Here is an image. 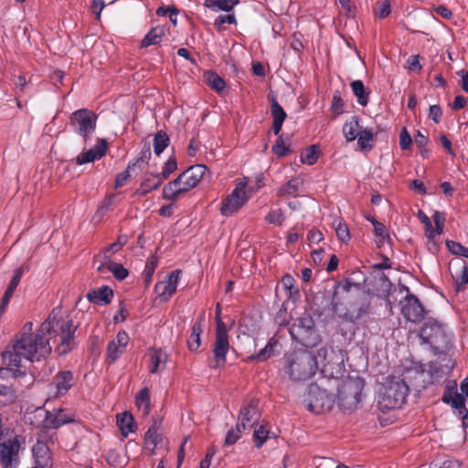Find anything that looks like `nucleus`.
Segmentation results:
<instances>
[{
    "mask_svg": "<svg viewBox=\"0 0 468 468\" xmlns=\"http://www.w3.org/2000/svg\"><path fill=\"white\" fill-rule=\"evenodd\" d=\"M32 329L33 323H26L11 345L6 346L2 353L5 366L18 369L23 359L29 362L40 361L51 353L50 337L46 336L40 327L36 332Z\"/></svg>",
    "mask_w": 468,
    "mask_h": 468,
    "instance_id": "obj_1",
    "label": "nucleus"
},
{
    "mask_svg": "<svg viewBox=\"0 0 468 468\" xmlns=\"http://www.w3.org/2000/svg\"><path fill=\"white\" fill-rule=\"evenodd\" d=\"M46 336L53 339L55 349L59 355L68 354L75 346L74 336L77 326L60 307L54 308L40 324Z\"/></svg>",
    "mask_w": 468,
    "mask_h": 468,
    "instance_id": "obj_2",
    "label": "nucleus"
},
{
    "mask_svg": "<svg viewBox=\"0 0 468 468\" xmlns=\"http://www.w3.org/2000/svg\"><path fill=\"white\" fill-rule=\"evenodd\" d=\"M316 370L317 360L311 351L300 349L284 356L283 371L292 381L308 380Z\"/></svg>",
    "mask_w": 468,
    "mask_h": 468,
    "instance_id": "obj_3",
    "label": "nucleus"
},
{
    "mask_svg": "<svg viewBox=\"0 0 468 468\" xmlns=\"http://www.w3.org/2000/svg\"><path fill=\"white\" fill-rule=\"evenodd\" d=\"M409 387L399 378H390L383 384L378 392V409L382 413L399 409L406 401Z\"/></svg>",
    "mask_w": 468,
    "mask_h": 468,
    "instance_id": "obj_4",
    "label": "nucleus"
},
{
    "mask_svg": "<svg viewBox=\"0 0 468 468\" xmlns=\"http://www.w3.org/2000/svg\"><path fill=\"white\" fill-rule=\"evenodd\" d=\"M364 381L360 378H348L338 388V405L344 410L356 409L361 401Z\"/></svg>",
    "mask_w": 468,
    "mask_h": 468,
    "instance_id": "obj_5",
    "label": "nucleus"
},
{
    "mask_svg": "<svg viewBox=\"0 0 468 468\" xmlns=\"http://www.w3.org/2000/svg\"><path fill=\"white\" fill-rule=\"evenodd\" d=\"M290 334L304 346H315L319 341V335L314 328L313 318L306 314L297 318L290 328Z\"/></svg>",
    "mask_w": 468,
    "mask_h": 468,
    "instance_id": "obj_6",
    "label": "nucleus"
},
{
    "mask_svg": "<svg viewBox=\"0 0 468 468\" xmlns=\"http://www.w3.org/2000/svg\"><path fill=\"white\" fill-rule=\"evenodd\" d=\"M247 178L239 180L232 192L228 195L221 202L220 212L225 217H229L239 210L248 201L246 187Z\"/></svg>",
    "mask_w": 468,
    "mask_h": 468,
    "instance_id": "obj_7",
    "label": "nucleus"
},
{
    "mask_svg": "<svg viewBox=\"0 0 468 468\" xmlns=\"http://www.w3.org/2000/svg\"><path fill=\"white\" fill-rule=\"evenodd\" d=\"M97 115L88 109H80L72 112L70 125L74 131L88 141L96 129Z\"/></svg>",
    "mask_w": 468,
    "mask_h": 468,
    "instance_id": "obj_8",
    "label": "nucleus"
},
{
    "mask_svg": "<svg viewBox=\"0 0 468 468\" xmlns=\"http://www.w3.org/2000/svg\"><path fill=\"white\" fill-rule=\"evenodd\" d=\"M407 295L399 301L400 313L402 316L409 322L420 323L426 314V311L420 300L409 292L407 288Z\"/></svg>",
    "mask_w": 468,
    "mask_h": 468,
    "instance_id": "obj_9",
    "label": "nucleus"
},
{
    "mask_svg": "<svg viewBox=\"0 0 468 468\" xmlns=\"http://www.w3.org/2000/svg\"><path fill=\"white\" fill-rule=\"evenodd\" d=\"M333 403L332 397L324 389H321L317 386H311L309 388L307 399L308 410L315 414H321L330 410Z\"/></svg>",
    "mask_w": 468,
    "mask_h": 468,
    "instance_id": "obj_10",
    "label": "nucleus"
},
{
    "mask_svg": "<svg viewBox=\"0 0 468 468\" xmlns=\"http://www.w3.org/2000/svg\"><path fill=\"white\" fill-rule=\"evenodd\" d=\"M229 348L228 329L220 324L218 328H216V340L213 344L214 367H221L225 365Z\"/></svg>",
    "mask_w": 468,
    "mask_h": 468,
    "instance_id": "obj_11",
    "label": "nucleus"
},
{
    "mask_svg": "<svg viewBox=\"0 0 468 468\" xmlns=\"http://www.w3.org/2000/svg\"><path fill=\"white\" fill-rule=\"evenodd\" d=\"M420 337L424 343L431 346L442 344L446 340L443 325L431 319L424 323L420 332Z\"/></svg>",
    "mask_w": 468,
    "mask_h": 468,
    "instance_id": "obj_12",
    "label": "nucleus"
},
{
    "mask_svg": "<svg viewBox=\"0 0 468 468\" xmlns=\"http://www.w3.org/2000/svg\"><path fill=\"white\" fill-rule=\"evenodd\" d=\"M74 383L75 378L71 371H59L55 375L50 384L49 399H58L66 395Z\"/></svg>",
    "mask_w": 468,
    "mask_h": 468,
    "instance_id": "obj_13",
    "label": "nucleus"
},
{
    "mask_svg": "<svg viewBox=\"0 0 468 468\" xmlns=\"http://www.w3.org/2000/svg\"><path fill=\"white\" fill-rule=\"evenodd\" d=\"M75 421V415L66 410L58 409L53 411H48L42 422L40 431L57 430L59 427Z\"/></svg>",
    "mask_w": 468,
    "mask_h": 468,
    "instance_id": "obj_14",
    "label": "nucleus"
},
{
    "mask_svg": "<svg viewBox=\"0 0 468 468\" xmlns=\"http://www.w3.org/2000/svg\"><path fill=\"white\" fill-rule=\"evenodd\" d=\"M20 443L17 437L0 442V460L5 467L13 468L19 460Z\"/></svg>",
    "mask_w": 468,
    "mask_h": 468,
    "instance_id": "obj_15",
    "label": "nucleus"
},
{
    "mask_svg": "<svg viewBox=\"0 0 468 468\" xmlns=\"http://www.w3.org/2000/svg\"><path fill=\"white\" fill-rule=\"evenodd\" d=\"M161 420L153 419V424L149 427L144 435V449L149 455H154L158 446L166 448V441L159 431Z\"/></svg>",
    "mask_w": 468,
    "mask_h": 468,
    "instance_id": "obj_16",
    "label": "nucleus"
},
{
    "mask_svg": "<svg viewBox=\"0 0 468 468\" xmlns=\"http://www.w3.org/2000/svg\"><path fill=\"white\" fill-rule=\"evenodd\" d=\"M181 271L176 270L169 272L164 281L157 282L154 292L163 302H167L176 292Z\"/></svg>",
    "mask_w": 468,
    "mask_h": 468,
    "instance_id": "obj_17",
    "label": "nucleus"
},
{
    "mask_svg": "<svg viewBox=\"0 0 468 468\" xmlns=\"http://www.w3.org/2000/svg\"><path fill=\"white\" fill-rule=\"evenodd\" d=\"M129 340L130 337L124 330L119 331L116 337L108 344L106 360L109 363L115 362L124 353Z\"/></svg>",
    "mask_w": 468,
    "mask_h": 468,
    "instance_id": "obj_18",
    "label": "nucleus"
},
{
    "mask_svg": "<svg viewBox=\"0 0 468 468\" xmlns=\"http://www.w3.org/2000/svg\"><path fill=\"white\" fill-rule=\"evenodd\" d=\"M108 150V143L105 139H98L96 144L86 152L80 153L76 157V163L80 165L94 162L102 158Z\"/></svg>",
    "mask_w": 468,
    "mask_h": 468,
    "instance_id": "obj_19",
    "label": "nucleus"
},
{
    "mask_svg": "<svg viewBox=\"0 0 468 468\" xmlns=\"http://www.w3.org/2000/svg\"><path fill=\"white\" fill-rule=\"evenodd\" d=\"M446 245H447L448 250L452 254L468 258V248L463 246L462 244H460L456 241H452V240L447 241ZM460 261H462V263H463L462 274L455 282L458 291L460 290L462 285L468 283V263L466 264L462 260L457 261L458 263Z\"/></svg>",
    "mask_w": 468,
    "mask_h": 468,
    "instance_id": "obj_20",
    "label": "nucleus"
},
{
    "mask_svg": "<svg viewBox=\"0 0 468 468\" xmlns=\"http://www.w3.org/2000/svg\"><path fill=\"white\" fill-rule=\"evenodd\" d=\"M97 271L101 274L112 272L119 281L124 280L128 276V271L121 263L109 259L108 255H106V261L100 262L97 266Z\"/></svg>",
    "mask_w": 468,
    "mask_h": 468,
    "instance_id": "obj_21",
    "label": "nucleus"
},
{
    "mask_svg": "<svg viewBox=\"0 0 468 468\" xmlns=\"http://www.w3.org/2000/svg\"><path fill=\"white\" fill-rule=\"evenodd\" d=\"M149 356V372L151 374L158 373L165 367L168 360V355L161 348H152L148 352Z\"/></svg>",
    "mask_w": 468,
    "mask_h": 468,
    "instance_id": "obj_22",
    "label": "nucleus"
},
{
    "mask_svg": "<svg viewBox=\"0 0 468 468\" xmlns=\"http://www.w3.org/2000/svg\"><path fill=\"white\" fill-rule=\"evenodd\" d=\"M207 171V166L203 165H192L186 171H184L181 176V177L186 181V183L188 185V186L192 189L196 187L198 183L202 180L203 176H205V173Z\"/></svg>",
    "mask_w": 468,
    "mask_h": 468,
    "instance_id": "obj_23",
    "label": "nucleus"
},
{
    "mask_svg": "<svg viewBox=\"0 0 468 468\" xmlns=\"http://www.w3.org/2000/svg\"><path fill=\"white\" fill-rule=\"evenodd\" d=\"M117 426L123 437H128L130 433L136 431L137 426L132 413L125 411L118 414L116 417Z\"/></svg>",
    "mask_w": 468,
    "mask_h": 468,
    "instance_id": "obj_24",
    "label": "nucleus"
},
{
    "mask_svg": "<svg viewBox=\"0 0 468 468\" xmlns=\"http://www.w3.org/2000/svg\"><path fill=\"white\" fill-rule=\"evenodd\" d=\"M113 291L108 286H102L98 290H90L87 293V299L93 303L108 304L112 302Z\"/></svg>",
    "mask_w": 468,
    "mask_h": 468,
    "instance_id": "obj_25",
    "label": "nucleus"
},
{
    "mask_svg": "<svg viewBox=\"0 0 468 468\" xmlns=\"http://www.w3.org/2000/svg\"><path fill=\"white\" fill-rule=\"evenodd\" d=\"M271 113L273 119L272 130L274 134L278 135L282 131V123L287 114L283 108L279 104V102L275 99L271 100Z\"/></svg>",
    "mask_w": 468,
    "mask_h": 468,
    "instance_id": "obj_26",
    "label": "nucleus"
},
{
    "mask_svg": "<svg viewBox=\"0 0 468 468\" xmlns=\"http://www.w3.org/2000/svg\"><path fill=\"white\" fill-rule=\"evenodd\" d=\"M203 318H198L191 327V334L187 340V346L191 352H197L201 345V334L203 332Z\"/></svg>",
    "mask_w": 468,
    "mask_h": 468,
    "instance_id": "obj_27",
    "label": "nucleus"
},
{
    "mask_svg": "<svg viewBox=\"0 0 468 468\" xmlns=\"http://www.w3.org/2000/svg\"><path fill=\"white\" fill-rule=\"evenodd\" d=\"M162 183L163 179H161L157 174H145L137 192L139 195L144 196L152 190L157 189L162 185Z\"/></svg>",
    "mask_w": 468,
    "mask_h": 468,
    "instance_id": "obj_28",
    "label": "nucleus"
},
{
    "mask_svg": "<svg viewBox=\"0 0 468 468\" xmlns=\"http://www.w3.org/2000/svg\"><path fill=\"white\" fill-rule=\"evenodd\" d=\"M239 4V0H205L203 3L205 7L213 12H231Z\"/></svg>",
    "mask_w": 468,
    "mask_h": 468,
    "instance_id": "obj_29",
    "label": "nucleus"
},
{
    "mask_svg": "<svg viewBox=\"0 0 468 468\" xmlns=\"http://www.w3.org/2000/svg\"><path fill=\"white\" fill-rule=\"evenodd\" d=\"M135 405L143 417H147L151 410L150 391L148 388H142L135 396Z\"/></svg>",
    "mask_w": 468,
    "mask_h": 468,
    "instance_id": "obj_30",
    "label": "nucleus"
},
{
    "mask_svg": "<svg viewBox=\"0 0 468 468\" xmlns=\"http://www.w3.org/2000/svg\"><path fill=\"white\" fill-rule=\"evenodd\" d=\"M165 36V27L156 26L153 27L142 39L140 48H148L153 45H158Z\"/></svg>",
    "mask_w": 468,
    "mask_h": 468,
    "instance_id": "obj_31",
    "label": "nucleus"
},
{
    "mask_svg": "<svg viewBox=\"0 0 468 468\" xmlns=\"http://www.w3.org/2000/svg\"><path fill=\"white\" fill-rule=\"evenodd\" d=\"M256 414V409L253 406L249 405L244 407L240 410L237 425H239L243 431L252 427L255 422Z\"/></svg>",
    "mask_w": 468,
    "mask_h": 468,
    "instance_id": "obj_32",
    "label": "nucleus"
},
{
    "mask_svg": "<svg viewBox=\"0 0 468 468\" xmlns=\"http://www.w3.org/2000/svg\"><path fill=\"white\" fill-rule=\"evenodd\" d=\"M360 131L361 127L357 117H353L349 122H346L343 127V133L347 142L356 140Z\"/></svg>",
    "mask_w": 468,
    "mask_h": 468,
    "instance_id": "obj_33",
    "label": "nucleus"
},
{
    "mask_svg": "<svg viewBox=\"0 0 468 468\" xmlns=\"http://www.w3.org/2000/svg\"><path fill=\"white\" fill-rule=\"evenodd\" d=\"M301 186L302 181L300 178H292L278 189L277 195L281 197H294L296 196Z\"/></svg>",
    "mask_w": 468,
    "mask_h": 468,
    "instance_id": "obj_34",
    "label": "nucleus"
},
{
    "mask_svg": "<svg viewBox=\"0 0 468 468\" xmlns=\"http://www.w3.org/2000/svg\"><path fill=\"white\" fill-rule=\"evenodd\" d=\"M350 86L353 93L357 98V102L366 106L368 103L369 92L366 90L364 83L361 80H354Z\"/></svg>",
    "mask_w": 468,
    "mask_h": 468,
    "instance_id": "obj_35",
    "label": "nucleus"
},
{
    "mask_svg": "<svg viewBox=\"0 0 468 468\" xmlns=\"http://www.w3.org/2000/svg\"><path fill=\"white\" fill-rule=\"evenodd\" d=\"M207 85L217 92H221L225 87V80L215 71H207L205 73Z\"/></svg>",
    "mask_w": 468,
    "mask_h": 468,
    "instance_id": "obj_36",
    "label": "nucleus"
},
{
    "mask_svg": "<svg viewBox=\"0 0 468 468\" xmlns=\"http://www.w3.org/2000/svg\"><path fill=\"white\" fill-rule=\"evenodd\" d=\"M181 193L179 191V188L176 186V180H173L169 183H167L162 191V197L165 200L176 202L177 201L180 197Z\"/></svg>",
    "mask_w": 468,
    "mask_h": 468,
    "instance_id": "obj_37",
    "label": "nucleus"
},
{
    "mask_svg": "<svg viewBox=\"0 0 468 468\" xmlns=\"http://www.w3.org/2000/svg\"><path fill=\"white\" fill-rule=\"evenodd\" d=\"M442 401L447 404H451V406L454 409L465 410L464 399L461 394L456 392H445L442 396Z\"/></svg>",
    "mask_w": 468,
    "mask_h": 468,
    "instance_id": "obj_38",
    "label": "nucleus"
},
{
    "mask_svg": "<svg viewBox=\"0 0 468 468\" xmlns=\"http://www.w3.org/2000/svg\"><path fill=\"white\" fill-rule=\"evenodd\" d=\"M169 137L165 132L159 131L155 133L154 138V154L159 155L169 144Z\"/></svg>",
    "mask_w": 468,
    "mask_h": 468,
    "instance_id": "obj_39",
    "label": "nucleus"
},
{
    "mask_svg": "<svg viewBox=\"0 0 468 468\" xmlns=\"http://www.w3.org/2000/svg\"><path fill=\"white\" fill-rule=\"evenodd\" d=\"M374 134L372 131L364 129L361 130L359 135L356 137L357 145L360 150H371L373 145L371 142L373 141Z\"/></svg>",
    "mask_w": 468,
    "mask_h": 468,
    "instance_id": "obj_40",
    "label": "nucleus"
},
{
    "mask_svg": "<svg viewBox=\"0 0 468 468\" xmlns=\"http://www.w3.org/2000/svg\"><path fill=\"white\" fill-rule=\"evenodd\" d=\"M318 154V147L316 145H311L301 154V161L303 164L312 165L317 162Z\"/></svg>",
    "mask_w": 468,
    "mask_h": 468,
    "instance_id": "obj_41",
    "label": "nucleus"
},
{
    "mask_svg": "<svg viewBox=\"0 0 468 468\" xmlns=\"http://www.w3.org/2000/svg\"><path fill=\"white\" fill-rule=\"evenodd\" d=\"M25 271H26V268L24 266H20L15 270L14 275H13L5 292H6L7 294L13 295V293L16 291V287L18 286L20 280H21L23 274L25 273Z\"/></svg>",
    "mask_w": 468,
    "mask_h": 468,
    "instance_id": "obj_42",
    "label": "nucleus"
},
{
    "mask_svg": "<svg viewBox=\"0 0 468 468\" xmlns=\"http://www.w3.org/2000/svg\"><path fill=\"white\" fill-rule=\"evenodd\" d=\"M269 437V431L261 425L255 428L253 432V442L257 448H261Z\"/></svg>",
    "mask_w": 468,
    "mask_h": 468,
    "instance_id": "obj_43",
    "label": "nucleus"
},
{
    "mask_svg": "<svg viewBox=\"0 0 468 468\" xmlns=\"http://www.w3.org/2000/svg\"><path fill=\"white\" fill-rule=\"evenodd\" d=\"M285 219L282 209L271 210L265 217V221L269 224L281 226Z\"/></svg>",
    "mask_w": 468,
    "mask_h": 468,
    "instance_id": "obj_44",
    "label": "nucleus"
},
{
    "mask_svg": "<svg viewBox=\"0 0 468 468\" xmlns=\"http://www.w3.org/2000/svg\"><path fill=\"white\" fill-rule=\"evenodd\" d=\"M335 233L338 239H340L344 243L348 242L351 239L349 229L347 225L342 220H339L337 222L335 226Z\"/></svg>",
    "mask_w": 468,
    "mask_h": 468,
    "instance_id": "obj_45",
    "label": "nucleus"
},
{
    "mask_svg": "<svg viewBox=\"0 0 468 468\" xmlns=\"http://www.w3.org/2000/svg\"><path fill=\"white\" fill-rule=\"evenodd\" d=\"M177 168V163L176 159L169 158L164 165L162 172L160 174H157L161 179L165 180L169 177V176L175 172Z\"/></svg>",
    "mask_w": 468,
    "mask_h": 468,
    "instance_id": "obj_46",
    "label": "nucleus"
},
{
    "mask_svg": "<svg viewBox=\"0 0 468 468\" xmlns=\"http://www.w3.org/2000/svg\"><path fill=\"white\" fill-rule=\"evenodd\" d=\"M275 345L276 342L269 341L268 344L256 355V359L262 362L270 358L273 355Z\"/></svg>",
    "mask_w": 468,
    "mask_h": 468,
    "instance_id": "obj_47",
    "label": "nucleus"
},
{
    "mask_svg": "<svg viewBox=\"0 0 468 468\" xmlns=\"http://www.w3.org/2000/svg\"><path fill=\"white\" fill-rule=\"evenodd\" d=\"M241 428L239 425H236L235 429H231L228 431L224 444L225 446H230L236 443V441L239 439Z\"/></svg>",
    "mask_w": 468,
    "mask_h": 468,
    "instance_id": "obj_48",
    "label": "nucleus"
},
{
    "mask_svg": "<svg viewBox=\"0 0 468 468\" xmlns=\"http://www.w3.org/2000/svg\"><path fill=\"white\" fill-rule=\"evenodd\" d=\"M157 266V258L155 256H152L146 262L144 275L147 282H149L154 272V270Z\"/></svg>",
    "mask_w": 468,
    "mask_h": 468,
    "instance_id": "obj_49",
    "label": "nucleus"
},
{
    "mask_svg": "<svg viewBox=\"0 0 468 468\" xmlns=\"http://www.w3.org/2000/svg\"><path fill=\"white\" fill-rule=\"evenodd\" d=\"M374 14L379 18H385L390 14V4L388 0L380 3L378 7L374 9Z\"/></svg>",
    "mask_w": 468,
    "mask_h": 468,
    "instance_id": "obj_50",
    "label": "nucleus"
},
{
    "mask_svg": "<svg viewBox=\"0 0 468 468\" xmlns=\"http://www.w3.org/2000/svg\"><path fill=\"white\" fill-rule=\"evenodd\" d=\"M224 24H237L235 14L221 15L215 19L214 25L216 27H221Z\"/></svg>",
    "mask_w": 468,
    "mask_h": 468,
    "instance_id": "obj_51",
    "label": "nucleus"
},
{
    "mask_svg": "<svg viewBox=\"0 0 468 468\" xmlns=\"http://www.w3.org/2000/svg\"><path fill=\"white\" fill-rule=\"evenodd\" d=\"M412 144V139L410 134L408 133L406 128H403V130L400 133L399 135V144L402 150H407L410 147Z\"/></svg>",
    "mask_w": 468,
    "mask_h": 468,
    "instance_id": "obj_52",
    "label": "nucleus"
},
{
    "mask_svg": "<svg viewBox=\"0 0 468 468\" xmlns=\"http://www.w3.org/2000/svg\"><path fill=\"white\" fill-rule=\"evenodd\" d=\"M272 152L278 156H285L289 153V149L282 138H279L272 146Z\"/></svg>",
    "mask_w": 468,
    "mask_h": 468,
    "instance_id": "obj_53",
    "label": "nucleus"
},
{
    "mask_svg": "<svg viewBox=\"0 0 468 468\" xmlns=\"http://www.w3.org/2000/svg\"><path fill=\"white\" fill-rule=\"evenodd\" d=\"M373 227H374V232L375 235L381 238L382 239H385L386 238H388V230L384 224L378 220L373 221Z\"/></svg>",
    "mask_w": 468,
    "mask_h": 468,
    "instance_id": "obj_54",
    "label": "nucleus"
},
{
    "mask_svg": "<svg viewBox=\"0 0 468 468\" xmlns=\"http://www.w3.org/2000/svg\"><path fill=\"white\" fill-rule=\"evenodd\" d=\"M441 110L439 105H431L429 109V118L431 119L435 123H439L441 119Z\"/></svg>",
    "mask_w": 468,
    "mask_h": 468,
    "instance_id": "obj_55",
    "label": "nucleus"
},
{
    "mask_svg": "<svg viewBox=\"0 0 468 468\" xmlns=\"http://www.w3.org/2000/svg\"><path fill=\"white\" fill-rule=\"evenodd\" d=\"M429 143V138L422 134L420 131H418L417 134L415 135V144L420 149H423L421 151V154L424 155V154L427 152L424 148Z\"/></svg>",
    "mask_w": 468,
    "mask_h": 468,
    "instance_id": "obj_56",
    "label": "nucleus"
},
{
    "mask_svg": "<svg viewBox=\"0 0 468 468\" xmlns=\"http://www.w3.org/2000/svg\"><path fill=\"white\" fill-rule=\"evenodd\" d=\"M407 66L408 69L411 71H420L421 69V66L419 61V56H410L407 59Z\"/></svg>",
    "mask_w": 468,
    "mask_h": 468,
    "instance_id": "obj_57",
    "label": "nucleus"
},
{
    "mask_svg": "<svg viewBox=\"0 0 468 468\" xmlns=\"http://www.w3.org/2000/svg\"><path fill=\"white\" fill-rule=\"evenodd\" d=\"M129 178H130V173H129L128 169L122 171V173H119L115 178V187L119 188V187L123 186Z\"/></svg>",
    "mask_w": 468,
    "mask_h": 468,
    "instance_id": "obj_58",
    "label": "nucleus"
},
{
    "mask_svg": "<svg viewBox=\"0 0 468 468\" xmlns=\"http://www.w3.org/2000/svg\"><path fill=\"white\" fill-rule=\"evenodd\" d=\"M432 218L435 223V228L438 229V232L442 233L445 217L439 211H435L432 215Z\"/></svg>",
    "mask_w": 468,
    "mask_h": 468,
    "instance_id": "obj_59",
    "label": "nucleus"
},
{
    "mask_svg": "<svg viewBox=\"0 0 468 468\" xmlns=\"http://www.w3.org/2000/svg\"><path fill=\"white\" fill-rule=\"evenodd\" d=\"M128 315V311L126 310L123 303H121L119 305L118 313L113 316V322L115 324L123 322Z\"/></svg>",
    "mask_w": 468,
    "mask_h": 468,
    "instance_id": "obj_60",
    "label": "nucleus"
},
{
    "mask_svg": "<svg viewBox=\"0 0 468 468\" xmlns=\"http://www.w3.org/2000/svg\"><path fill=\"white\" fill-rule=\"evenodd\" d=\"M104 6L105 4L103 0H92L91 11L96 14V18L98 20L101 18V13Z\"/></svg>",
    "mask_w": 468,
    "mask_h": 468,
    "instance_id": "obj_61",
    "label": "nucleus"
},
{
    "mask_svg": "<svg viewBox=\"0 0 468 468\" xmlns=\"http://www.w3.org/2000/svg\"><path fill=\"white\" fill-rule=\"evenodd\" d=\"M121 249H122L121 246L116 241L110 244L107 248H105V250L103 251V254H102L103 261H106V255H108L109 259H111V256L112 254H114L116 251L120 250Z\"/></svg>",
    "mask_w": 468,
    "mask_h": 468,
    "instance_id": "obj_62",
    "label": "nucleus"
},
{
    "mask_svg": "<svg viewBox=\"0 0 468 468\" xmlns=\"http://www.w3.org/2000/svg\"><path fill=\"white\" fill-rule=\"evenodd\" d=\"M466 103L467 101L463 95H457L451 103V107L453 110H461L466 106Z\"/></svg>",
    "mask_w": 468,
    "mask_h": 468,
    "instance_id": "obj_63",
    "label": "nucleus"
},
{
    "mask_svg": "<svg viewBox=\"0 0 468 468\" xmlns=\"http://www.w3.org/2000/svg\"><path fill=\"white\" fill-rule=\"evenodd\" d=\"M461 78V85L464 91L468 92V71L462 69L457 73Z\"/></svg>",
    "mask_w": 468,
    "mask_h": 468,
    "instance_id": "obj_64",
    "label": "nucleus"
}]
</instances>
